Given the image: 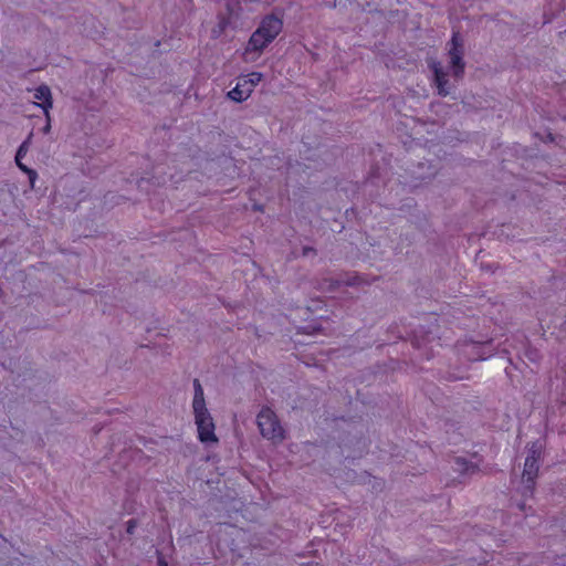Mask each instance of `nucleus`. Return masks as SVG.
<instances>
[{
  "label": "nucleus",
  "mask_w": 566,
  "mask_h": 566,
  "mask_svg": "<svg viewBox=\"0 0 566 566\" xmlns=\"http://www.w3.org/2000/svg\"><path fill=\"white\" fill-rule=\"evenodd\" d=\"M282 30L283 20L281 17L273 13L263 17L245 44L242 53L243 61L255 62Z\"/></svg>",
  "instance_id": "1"
},
{
  "label": "nucleus",
  "mask_w": 566,
  "mask_h": 566,
  "mask_svg": "<svg viewBox=\"0 0 566 566\" xmlns=\"http://www.w3.org/2000/svg\"><path fill=\"white\" fill-rule=\"evenodd\" d=\"M191 409L199 441L206 446L217 444L219 440L216 434V423L207 407L205 391L198 379L193 380Z\"/></svg>",
  "instance_id": "2"
},
{
  "label": "nucleus",
  "mask_w": 566,
  "mask_h": 566,
  "mask_svg": "<svg viewBox=\"0 0 566 566\" xmlns=\"http://www.w3.org/2000/svg\"><path fill=\"white\" fill-rule=\"evenodd\" d=\"M256 424L261 436L273 444H279L285 439V430L271 408L263 407L260 410L256 416Z\"/></svg>",
  "instance_id": "3"
},
{
  "label": "nucleus",
  "mask_w": 566,
  "mask_h": 566,
  "mask_svg": "<svg viewBox=\"0 0 566 566\" xmlns=\"http://www.w3.org/2000/svg\"><path fill=\"white\" fill-rule=\"evenodd\" d=\"M263 80L261 72H251L238 78L237 85L229 91L228 97L237 103L247 101Z\"/></svg>",
  "instance_id": "4"
},
{
  "label": "nucleus",
  "mask_w": 566,
  "mask_h": 566,
  "mask_svg": "<svg viewBox=\"0 0 566 566\" xmlns=\"http://www.w3.org/2000/svg\"><path fill=\"white\" fill-rule=\"evenodd\" d=\"M449 44V57H450V67L452 69L453 75L457 78H460L464 74L465 63L463 60L464 55V45L463 40L459 31L452 33L451 40Z\"/></svg>",
  "instance_id": "5"
},
{
  "label": "nucleus",
  "mask_w": 566,
  "mask_h": 566,
  "mask_svg": "<svg viewBox=\"0 0 566 566\" xmlns=\"http://www.w3.org/2000/svg\"><path fill=\"white\" fill-rule=\"evenodd\" d=\"M463 356L471 361L484 360L493 355L494 348L492 340L484 342H464L460 348Z\"/></svg>",
  "instance_id": "6"
},
{
  "label": "nucleus",
  "mask_w": 566,
  "mask_h": 566,
  "mask_svg": "<svg viewBox=\"0 0 566 566\" xmlns=\"http://www.w3.org/2000/svg\"><path fill=\"white\" fill-rule=\"evenodd\" d=\"M33 97L36 99L34 104L43 111L45 118H49V112L53 108V97L50 87L44 84L35 87L33 90Z\"/></svg>",
  "instance_id": "7"
},
{
  "label": "nucleus",
  "mask_w": 566,
  "mask_h": 566,
  "mask_svg": "<svg viewBox=\"0 0 566 566\" xmlns=\"http://www.w3.org/2000/svg\"><path fill=\"white\" fill-rule=\"evenodd\" d=\"M32 136L33 134L30 133L28 138L20 145L18 151H17V155H15V164L17 166L23 171L25 172L28 176H29V179H30V182L31 185L33 186L38 175H36V171L33 170V169H30L28 168L23 163H22V159L27 156L28 151H29V148H30V145H31V140H32Z\"/></svg>",
  "instance_id": "8"
},
{
  "label": "nucleus",
  "mask_w": 566,
  "mask_h": 566,
  "mask_svg": "<svg viewBox=\"0 0 566 566\" xmlns=\"http://www.w3.org/2000/svg\"><path fill=\"white\" fill-rule=\"evenodd\" d=\"M430 67L433 73V81L438 88V94L440 96H447L450 93V88L448 87L449 81L447 78V73L443 71L439 62H432Z\"/></svg>",
  "instance_id": "9"
},
{
  "label": "nucleus",
  "mask_w": 566,
  "mask_h": 566,
  "mask_svg": "<svg viewBox=\"0 0 566 566\" xmlns=\"http://www.w3.org/2000/svg\"><path fill=\"white\" fill-rule=\"evenodd\" d=\"M356 484L367 485L373 493H378L382 491L385 481L365 471L356 475Z\"/></svg>",
  "instance_id": "10"
},
{
  "label": "nucleus",
  "mask_w": 566,
  "mask_h": 566,
  "mask_svg": "<svg viewBox=\"0 0 566 566\" xmlns=\"http://www.w3.org/2000/svg\"><path fill=\"white\" fill-rule=\"evenodd\" d=\"M539 471V461L533 460V457H526L524 462V469L522 473V480L528 482V480L536 481Z\"/></svg>",
  "instance_id": "11"
},
{
  "label": "nucleus",
  "mask_w": 566,
  "mask_h": 566,
  "mask_svg": "<svg viewBox=\"0 0 566 566\" xmlns=\"http://www.w3.org/2000/svg\"><path fill=\"white\" fill-rule=\"evenodd\" d=\"M454 464H455V471L462 475H472L480 471V468L478 464L470 462L467 459L461 458V457L455 458Z\"/></svg>",
  "instance_id": "12"
},
{
  "label": "nucleus",
  "mask_w": 566,
  "mask_h": 566,
  "mask_svg": "<svg viewBox=\"0 0 566 566\" xmlns=\"http://www.w3.org/2000/svg\"><path fill=\"white\" fill-rule=\"evenodd\" d=\"M536 488V481L528 480V482L521 480L518 492L524 499L533 497Z\"/></svg>",
  "instance_id": "13"
},
{
  "label": "nucleus",
  "mask_w": 566,
  "mask_h": 566,
  "mask_svg": "<svg viewBox=\"0 0 566 566\" xmlns=\"http://www.w3.org/2000/svg\"><path fill=\"white\" fill-rule=\"evenodd\" d=\"M542 448L543 446L538 440L528 443L527 457H533V460L539 461L542 455Z\"/></svg>",
  "instance_id": "14"
},
{
  "label": "nucleus",
  "mask_w": 566,
  "mask_h": 566,
  "mask_svg": "<svg viewBox=\"0 0 566 566\" xmlns=\"http://www.w3.org/2000/svg\"><path fill=\"white\" fill-rule=\"evenodd\" d=\"M428 342H429L428 335H424V334L421 336H418L417 334H415V336L411 339L412 346L417 349H421L422 347H424Z\"/></svg>",
  "instance_id": "15"
},
{
  "label": "nucleus",
  "mask_w": 566,
  "mask_h": 566,
  "mask_svg": "<svg viewBox=\"0 0 566 566\" xmlns=\"http://www.w3.org/2000/svg\"><path fill=\"white\" fill-rule=\"evenodd\" d=\"M368 446L369 440H367L366 438H359L358 440H356V450H359L360 453L367 451Z\"/></svg>",
  "instance_id": "16"
},
{
  "label": "nucleus",
  "mask_w": 566,
  "mask_h": 566,
  "mask_svg": "<svg viewBox=\"0 0 566 566\" xmlns=\"http://www.w3.org/2000/svg\"><path fill=\"white\" fill-rule=\"evenodd\" d=\"M517 507H518L522 512H524V513H526V512H527V510L533 511V510H532V506H527V505H526V503H525V501L520 502V503L517 504Z\"/></svg>",
  "instance_id": "17"
},
{
  "label": "nucleus",
  "mask_w": 566,
  "mask_h": 566,
  "mask_svg": "<svg viewBox=\"0 0 566 566\" xmlns=\"http://www.w3.org/2000/svg\"><path fill=\"white\" fill-rule=\"evenodd\" d=\"M42 130L44 134H49L51 130V115L50 114H49V118H46V124Z\"/></svg>",
  "instance_id": "18"
},
{
  "label": "nucleus",
  "mask_w": 566,
  "mask_h": 566,
  "mask_svg": "<svg viewBox=\"0 0 566 566\" xmlns=\"http://www.w3.org/2000/svg\"><path fill=\"white\" fill-rule=\"evenodd\" d=\"M554 140H555V136L551 132H548L546 134V137H545L544 142L553 143Z\"/></svg>",
  "instance_id": "19"
},
{
  "label": "nucleus",
  "mask_w": 566,
  "mask_h": 566,
  "mask_svg": "<svg viewBox=\"0 0 566 566\" xmlns=\"http://www.w3.org/2000/svg\"><path fill=\"white\" fill-rule=\"evenodd\" d=\"M497 268H499L497 264L496 265L489 264V265H485V266L482 265V269H485V270L491 271V272H494V270L497 269Z\"/></svg>",
  "instance_id": "20"
},
{
  "label": "nucleus",
  "mask_w": 566,
  "mask_h": 566,
  "mask_svg": "<svg viewBox=\"0 0 566 566\" xmlns=\"http://www.w3.org/2000/svg\"><path fill=\"white\" fill-rule=\"evenodd\" d=\"M373 19H382V14L379 11H376L371 14Z\"/></svg>",
  "instance_id": "21"
},
{
  "label": "nucleus",
  "mask_w": 566,
  "mask_h": 566,
  "mask_svg": "<svg viewBox=\"0 0 566 566\" xmlns=\"http://www.w3.org/2000/svg\"><path fill=\"white\" fill-rule=\"evenodd\" d=\"M377 170H378V168L373 169L368 179L373 180L375 177H377Z\"/></svg>",
  "instance_id": "22"
},
{
  "label": "nucleus",
  "mask_w": 566,
  "mask_h": 566,
  "mask_svg": "<svg viewBox=\"0 0 566 566\" xmlns=\"http://www.w3.org/2000/svg\"><path fill=\"white\" fill-rule=\"evenodd\" d=\"M158 565L159 566H168V563L164 558H159L158 559Z\"/></svg>",
  "instance_id": "23"
},
{
  "label": "nucleus",
  "mask_w": 566,
  "mask_h": 566,
  "mask_svg": "<svg viewBox=\"0 0 566 566\" xmlns=\"http://www.w3.org/2000/svg\"><path fill=\"white\" fill-rule=\"evenodd\" d=\"M355 280H356V284H358L359 283V276L357 274L355 276Z\"/></svg>",
  "instance_id": "24"
}]
</instances>
